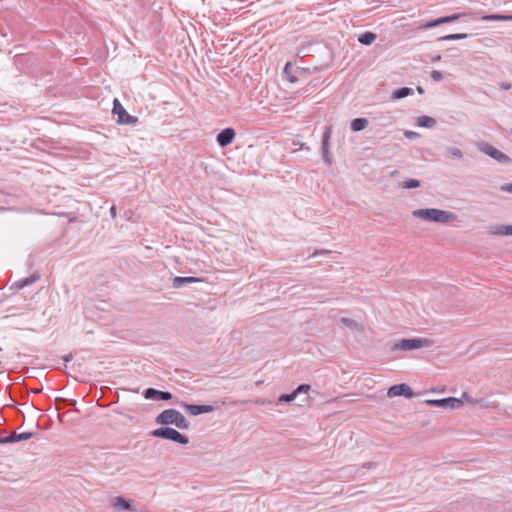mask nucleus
<instances>
[{"label": "nucleus", "instance_id": "f257e3e1", "mask_svg": "<svg viewBox=\"0 0 512 512\" xmlns=\"http://www.w3.org/2000/svg\"><path fill=\"white\" fill-rule=\"evenodd\" d=\"M413 217L428 222L446 224L457 220V215L437 208L417 209L412 212Z\"/></svg>", "mask_w": 512, "mask_h": 512}, {"label": "nucleus", "instance_id": "f03ea898", "mask_svg": "<svg viewBox=\"0 0 512 512\" xmlns=\"http://www.w3.org/2000/svg\"><path fill=\"white\" fill-rule=\"evenodd\" d=\"M155 422L162 426L175 425L179 429H188L189 421L176 409H166L155 419Z\"/></svg>", "mask_w": 512, "mask_h": 512}, {"label": "nucleus", "instance_id": "7ed1b4c3", "mask_svg": "<svg viewBox=\"0 0 512 512\" xmlns=\"http://www.w3.org/2000/svg\"><path fill=\"white\" fill-rule=\"evenodd\" d=\"M434 341L429 338H411V339H401L391 346V351H408V350H416L421 348H429L432 346Z\"/></svg>", "mask_w": 512, "mask_h": 512}, {"label": "nucleus", "instance_id": "20e7f679", "mask_svg": "<svg viewBox=\"0 0 512 512\" xmlns=\"http://www.w3.org/2000/svg\"><path fill=\"white\" fill-rule=\"evenodd\" d=\"M151 436L155 438L171 440L181 445H186L189 443V438L187 436L181 434L176 429L168 426H162L160 428L153 430L151 432Z\"/></svg>", "mask_w": 512, "mask_h": 512}, {"label": "nucleus", "instance_id": "39448f33", "mask_svg": "<svg viewBox=\"0 0 512 512\" xmlns=\"http://www.w3.org/2000/svg\"><path fill=\"white\" fill-rule=\"evenodd\" d=\"M477 147L480 152L486 154L500 164L508 165L512 163V159L507 154L487 142H480Z\"/></svg>", "mask_w": 512, "mask_h": 512}, {"label": "nucleus", "instance_id": "423d86ee", "mask_svg": "<svg viewBox=\"0 0 512 512\" xmlns=\"http://www.w3.org/2000/svg\"><path fill=\"white\" fill-rule=\"evenodd\" d=\"M112 111L117 115V122L121 125H134L138 122V118L130 115L118 99H114Z\"/></svg>", "mask_w": 512, "mask_h": 512}, {"label": "nucleus", "instance_id": "0eeeda50", "mask_svg": "<svg viewBox=\"0 0 512 512\" xmlns=\"http://www.w3.org/2000/svg\"><path fill=\"white\" fill-rule=\"evenodd\" d=\"M426 402L427 404L432 406L451 409L459 408L460 406H462V399H458L455 397L427 400Z\"/></svg>", "mask_w": 512, "mask_h": 512}, {"label": "nucleus", "instance_id": "6e6552de", "mask_svg": "<svg viewBox=\"0 0 512 512\" xmlns=\"http://www.w3.org/2000/svg\"><path fill=\"white\" fill-rule=\"evenodd\" d=\"M464 15H465L464 13H457V14H453V15H449V16H444V17H440V18H437V19H433V20H430V21L426 22L422 26V28H424V29H431V28L437 27V26L442 25V24L452 23V22H455V21L459 20Z\"/></svg>", "mask_w": 512, "mask_h": 512}, {"label": "nucleus", "instance_id": "1a4fd4ad", "mask_svg": "<svg viewBox=\"0 0 512 512\" xmlns=\"http://www.w3.org/2000/svg\"><path fill=\"white\" fill-rule=\"evenodd\" d=\"M414 392L411 389V387L405 383L396 384L391 386L388 389V396L389 397H395V396H405L406 398L413 397Z\"/></svg>", "mask_w": 512, "mask_h": 512}, {"label": "nucleus", "instance_id": "9d476101", "mask_svg": "<svg viewBox=\"0 0 512 512\" xmlns=\"http://www.w3.org/2000/svg\"><path fill=\"white\" fill-rule=\"evenodd\" d=\"M331 133H332L331 126L325 127V131L322 136V147H321L323 160L329 165L332 162L330 153H329V141H330Z\"/></svg>", "mask_w": 512, "mask_h": 512}, {"label": "nucleus", "instance_id": "9b49d317", "mask_svg": "<svg viewBox=\"0 0 512 512\" xmlns=\"http://www.w3.org/2000/svg\"><path fill=\"white\" fill-rule=\"evenodd\" d=\"M144 397L151 400L169 401L172 394L168 391H160L155 388H148L144 391Z\"/></svg>", "mask_w": 512, "mask_h": 512}, {"label": "nucleus", "instance_id": "f8f14e48", "mask_svg": "<svg viewBox=\"0 0 512 512\" xmlns=\"http://www.w3.org/2000/svg\"><path fill=\"white\" fill-rule=\"evenodd\" d=\"M235 137V131L233 128H225L217 135V143L220 147L224 148L232 143Z\"/></svg>", "mask_w": 512, "mask_h": 512}, {"label": "nucleus", "instance_id": "ddd939ff", "mask_svg": "<svg viewBox=\"0 0 512 512\" xmlns=\"http://www.w3.org/2000/svg\"><path fill=\"white\" fill-rule=\"evenodd\" d=\"M33 437L32 432H23V433H12L6 437L0 438L1 444H7V443H15L18 441H24L28 440Z\"/></svg>", "mask_w": 512, "mask_h": 512}, {"label": "nucleus", "instance_id": "4468645a", "mask_svg": "<svg viewBox=\"0 0 512 512\" xmlns=\"http://www.w3.org/2000/svg\"><path fill=\"white\" fill-rule=\"evenodd\" d=\"M202 280L197 277L192 276H176L172 280V287L175 289H179L185 285H189L192 283L201 282Z\"/></svg>", "mask_w": 512, "mask_h": 512}, {"label": "nucleus", "instance_id": "2eb2a0df", "mask_svg": "<svg viewBox=\"0 0 512 512\" xmlns=\"http://www.w3.org/2000/svg\"><path fill=\"white\" fill-rule=\"evenodd\" d=\"M185 409L193 416H197L204 413H210L214 411V407L211 405H197V404H186Z\"/></svg>", "mask_w": 512, "mask_h": 512}, {"label": "nucleus", "instance_id": "dca6fc26", "mask_svg": "<svg viewBox=\"0 0 512 512\" xmlns=\"http://www.w3.org/2000/svg\"><path fill=\"white\" fill-rule=\"evenodd\" d=\"M111 503H112V506L117 510V511H122V510H129V511H132L133 510V506L131 504V502L127 499H125L124 497L122 496H117V497H114L112 500H111Z\"/></svg>", "mask_w": 512, "mask_h": 512}, {"label": "nucleus", "instance_id": "f3484780", "mask_svg": "<svg viewBox=\"0 0 512 512\" xmlns=\"http://www.w3.org/2000/svg\"><path fill=\"white\" fill-rule=\"evenodd\" d=\"M482 21H512V14H489L481 17Z\"/></svg>", "mask_w": 512, "mask_h": 512}, {"label": "nucleus", "instance_id": "a211bd4d", "mask_svg": "<svg viewBox=\"0 0 512 512\" xmlns=\"http://www.w3.org/2000/svg\"><path fill=\"white\" fill-rule=\"evenodd\" d=\"M377 35L371 31H366L358 37V42L369 46L376 40Z\"/></svg>", "mask_w": 512, "mask_h": 512}, {"label": "nucleus", "instance_id": "6ab92c4d", "mask_svg": "<svg viewBox=\"0 0 512 512\" xmlns=\"http://www.w3.org/2000/svg\"><path fill=\"white\" fill-rule=\"evenodd\" d=\"M39 278H40V275L38 273H34L31 276H29V277H26V278H23L21 280H18L15 283V286L18 289H22V288H24V287H26V286L36 282Z\"/></svg>", "mask_w": 512, "mask_h": 512}, {"label": "nucleus", "instance_id": "aec40b11", "mask_svg": "<svg viewBox=\"0 0 512 512\" xmlns=\"http://www.w3.org/2000/svg\"><path fill=\"white\" fill-rule=\"evenodd\" d=\"M368 126V120L366 118H355L351 122V130L359 132L364 130Z\"/></svg>", "mask_w": 512, "mask_h": 512}, {"label": "nucleus", "instance_id": "412c9836", "mask_svg": "<svg viewBox=\"0 0 512 512\" xmlns=\"http://www.w3.org/2000/svg\"><path fill=\"white\" fill-rule=\"evenodd\" d=\"M491 233L499 236L512 235V225H499L491 228Z\"/></svg>", "mask_w": 512, "mask_h": 512}, {"label": "nucleus", "instance_id": "4be33fe9", "mask_svg": "<svg viewBox=\"0 0 512 512\" xmlns=\"http://www.w3.org/2000/svg\"><path fill=\"white\" fill-rule=\"evenodd\" d=\"M413 94V89L409 88V87H402V88H399L397 90H395L393 93H392V98L394 100H398V99H402V98H405L409 95H412Z\"/></svg>", "mask_w": 512, "mask_h": 512}, {"label": "nucleus", "instance_id": "5701e85b", "mask_svg": "<svg viewBox=\"0 0 512 512\" xmlns=\"http://www.w3.org/2000/svg\"><path fill=\"white\" fill-rule=\"evenodd\" d=\"M417 124L420 127L431 128L436 124V120L433 117L424 115L418 117Z\"/></svg>", "mask_w": 512, "mask_h": 512}, {"label": "nucleus", "instance_id": "b1692460", "mask_svg": "<svg viewBox=\"0 0 512 512\" xmlns=\"http://www.w3.org/2000/svg\"><path fill=\"white\" fill-rule=\"evenodd\" d=\"M467 37H468V34H466V33H455V34H448L446 36H443L440 38V40L452 41V40L466 39Z\"/></svg>", "mask_w": 512, "mask_h": 512}, {"label": "nucleus", "instance_id": "393cba45", "mask_svg": "<svg viewBox=\"0 0 512 512\" xmlns=\"http://www.w3.org/2000/svg\"><path fill=\"white\" fill-rule=\"evenodd\" d=\"M420 186V181L417 179H408L402 183V187L405 189L418 188Z\"/></svg>", "mask_w": 512, "mask_h": 512}, {"label": "nucleus", "instance_id": "a878e982", "mask_svg": "<svg viewBox=\"0 0 512 512\" xmlns=\"http://www.w3.org/2000/svg\"><path fill=\"white\" fill-rule=\"evenodd\" d=\"M446 151L453 158L461 159L463 157V152L459 148L448 147Z\"/></svg>", "mask_w": 512, "mask_h": 512}, {"label": "nucleus", "instance_id": "bb28decb", "mask_svg": "<svg viewBox=\"0 0 512 512\" xmlns=\"http://www.w3.org/2000/svg\"><path fill=\"white\" fill-rule=\"evenodd\" d=\"M341 322L343 325H345L353 330L358 329V327H359V325L356 321H354L353 319L347 318V317H342Z\"/></svg>", "mask_w": 512, "mask_h": 512}, {"label": "nucleus", "instance_id": "cd10ccee", "mask_svg": "<svg viewBox=\"0 0 512 512\" xmlns=\"http://www.w3.org/2000/svg\"><path fill=\"white\" fill-rule=\"evenodd\" d=\"M291 68H292L291 63H289V62L286 63V65L284 67V73L288 76V79L290 82H296L297 78L294 75H292V73H290Z\"/></svg>", "mask_w": 512, "mask_h": 512}, {"label": "nucleus", "instance_id": "c85d7f7f", "mask_svg": "<svg viewBox=\"0 0 512 512\" xmlns=\"http://www.w3.org/2000/svg\"><path fill=\"white\" fill-rule=\"evenodd\" d=\"M295 398H296V393L292 392V393H289V394H282V395L279 397V401H280V402H291V401H293Z\"/></svg>", "mask_w": 512, "mask_h": 512}, {"label": "nucleus", "instance_id": "c756f323", "mask_svg": "<svg viewBox=\"0 0 512 512\" xmlns=\"http://www.w3.org/2000/svg\"><path fill=\"white\" fill-rule=\"evenodd\" d=\"M310 389H311L310 385H308V384H301L293 392L296 393V395H297V394H300V393H307Z\"/></svg>", "mask_w": 512, "mask_h": 512}, {"label": "nucleus", "instance_id": "7c9ffc66", "mask_svg": "<svg viewBox=\"0 0 512 512\" xmlns=\"http://www.w3.org/2000/svg\"><path fill=\"white\" fill-rule=\"evenodd\" d=\"M431 78L435 81V82H440L442 79H443V75L440 71L438 70H433L431 72Z\"/></svg>", "mask_w": 512, "mask_h": 512}, {"label": "nucleus", "instance_id": "2f4dec72", "mask_svg": "<svg viewBox=\"0 0 512 512\" xmlns=\"http://www.w3.org/2000/svg\"><path fill=\"white\" fill-rule=\"evenodd\" d=\"M460 399H462V403L464 401H466V402H468L470 404H474V401H475V398H472L467 392H464Z\"/></svg>", "mask_w": 512, "mask_h": 512}, {"label": "nucleus", "instance_id": "473e14b6", "mask_svg": "<svg viewBox=\"0 0 512 512\" xmlns=\"http://www.w3.org/2000/svg\"><path fill=\"white\" fill-rule=\"evenodd\" d=\"M404 135L407 139H410V140H413V139H416L419 137V133L414 132V131H405Z\"/></svg>", "mask_w": 512, "mask_h": 512}, {"label": "nucleus", "instance_id": "72a5a7b5", "mask_svg": "<svg viewBox=\"0 0 512 512\" xmlns=\"http://www.w3.org/2000/svg\"><path fill=\"white\" fill-rule=\"evenodd\" d=\"M499 88L504 91H508L512 88V84L510 82H500Z\"/></svg>", "mask_w": 512, "mask_h": 512}, {"label": "nucleus", "instance_id": "f704fd0d", "mask_svg": "<svg viewBox=\"0 0 512 512\" xmlns=\"http://www.w3.org/2000/svg\"><path fill=\"white\" fill-rule=\"evenodd\" d=\"M500 190L503 192L512 193V183L501 185Z\"/></svg>", "mask_w": 512, "mask_h": 512}, {"label": "nucleus", "instance_id": "c9c22d12", "mask_svg": "<svg viewBox=\"0 0 512 512\" xmlns=\"http://www.w3.org/2000/svg\"><path fill=\"white\" fill-rule=\"evenodd\" d=\"M474 404H478L481 407H486L487 406L486 402H485V399H483V398H475Z\"/></svg>", "mask_w": 512, "mask_h": 512}, {"label": "nucleus", "instance_id": "e433bc0d", "mask_svg": "<svg viewBox=\"0 0 512 512\" xmlns=\"http://www.w3.org/2000/svg\"><path fill=\"white\" fill-rule=\"evenodd\" d=\"M375 466L374 462H366L363 464V468L370 469Z\"/></svg>", "mask_w": 512, "mask_h": 512}, {"label": "nucleus", "instance_id": "4c0bfd02", "mask_svg": "<svg viewBox=\"0 0 512 512\" xmlns=\"http://www.w3.org/2000/svg\"><path fill=\"white\" fill-rule=\"evenodd\" d=\"M325 253H328V251H326V250L315 251L310 257H314V256H317L320 254H325Z\"/></svg>", "mask_w": 512, "mask_h": 512}, {"label": "nucleus", "instance_id": "58836bf2", "mask_svg": "<svg viewBox=\"0 0 512 512\" xmlns=\"http://www.w3.org/2000/svg\"><path fill=\"white\" fill-rule=\"evenodd\" d=\"M110 214H111V216H112L113 218H115V217H116V207H115V206H112V207L110 208Z\"/></svg>", "mask_w": 512, "mask_h": 512}, {"label": "nucleus", "instance_id": "ea45409f", "mask_svg": "<svg viewBox=\"0 0 512 512\" xmlns=\"http://www.w3.org/2000/svg\"><path fill=\"white\" fill-rule=\"evenodd\" d=\"M72 359V355H67L64 357L65 362H68Z\"/></svg>", "mask_w": 512, "mask_h": 512}, {"label": "nucleus", "instance_id": "a19ab883", "mask_svg": "<svg viewBox=\"0 0 512 512\" xmlns=\"http://www.w3.org/2000/svg\"><path fill=\"white\" fill-rule=\"evenodd\" d=\"M254 402H255L256 404H263V403H264L263 401H261V400H259V399L255 400Z\"/></svg>", "mask_w": 512, "mask_h": 512}, {"label": "nucleus", "instance_id": "79ce46f5", "mask_svg": "<svg viewBox=\"0 0 512 512\" xmlns=\"http://www.w3.org/2000/svg\"><path fill=\"white\" fill-rule=\"evenodd\" d=\"M418 92L423 93V89L421 87H418Z\"/></svg>", "mask_w": 512, "mask_h": 512}, {"label": "nucleus", "instance_id": "37998d69", "mask_svg": "<svg viewBox=\"0 0 512 512\" xmlns=\"http://www.w3.org/2000/svg\"><path fill=\"white\" fill-rule=\"evenodd\" d=\"M440 58H441L440 55H438L437 57H435L434 60L437 61V60H440Z\"/></svg>", "mask_w": 512, "mask_h": 512}]
</instances>
